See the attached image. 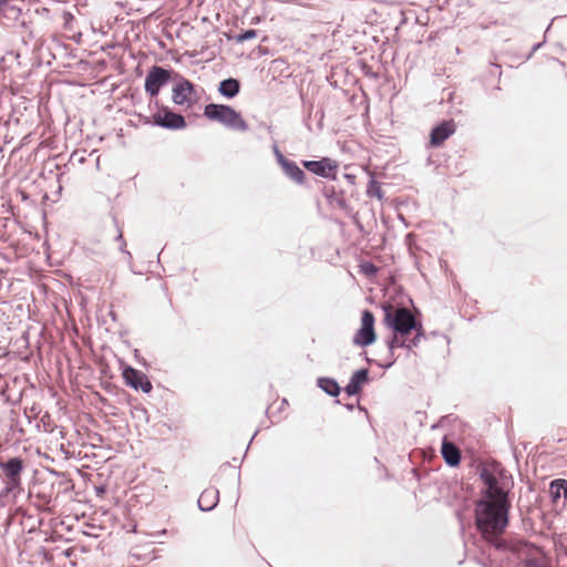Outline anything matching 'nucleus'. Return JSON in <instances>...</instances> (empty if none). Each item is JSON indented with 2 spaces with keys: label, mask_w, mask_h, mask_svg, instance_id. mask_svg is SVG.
I'll return each instance as SVG.
<instances>
[{
  "label": "nucleus",
  "mask_w": 567,
  "mask_h": 567,
  "mask_svg": "<svg viewBox=\"0 0 567 567\" xmlns=\"http://www.w3.org/2000/svg\"><path fill=\"white\" fill-rule=\"evenodd\" d=\"M7 2V0H0V8Z\"/></svg>",
  "instance_id": "nucleus-22"
},
{
  "label": "nucleus",
  "mask_w": 567,
  "mask_h": 567,
  "mask_svg": "<svg viewBox=\"0 0 567 567\" xmlns=\"http://www.w3.org/2000/svg\"><path fill=\"white\" fill-rule=\"evenodd\" d=\"M442 456L445 460V462L451 466H456L461 462V452L456 445H454L452 442H449L446 440L442 443V450H441Z\"/></svg>",
  "instance_id": "nucleus-14"
},
{
  "label": "nucleus",
  "mask_w": 567,
  "mask_h": 567,
  "mask_svg": "<svg viewBox=\"0 0 567 567\" xmlns=\"http://www.w3.org/2000/svg\"><path fill=\"white\" fill-rule=\"evenodd\" d=\"M0 467L6 476V489L12 492L21 485V473L23 471V462L19 457L10 458L8 462L0 460Z\"/></svg>",
  "instance_id": "nucleus-6"
},
{
  "label": "nucleus",
  "mask_w": 567,
  "mask_h": 567,
  "mask_svg": "<svg viewBox=\"0 0 567 567\" xmlns=\"http://www.w3.org/2000/svg\"><path fill=\"white\" fill-rule=\"evenodd\" d=\"M320 388L331 396H337L340 393L339 384L329 378H322L319 380Z\"/></svg>",
  "instance_id": "nucleus-18"
},
{
  "label": "nucleus",
  "mask_w": 567,
  "mask_h": 567,
  "mask_svg": "<svg viewBox=\"0 0 567 567\" xmlns=\"http://www.w3.org/2000/svg\"><path fill=\"white\" fill-rule=\"evenodd\" d=\"M456 131V124L453 120L443 121L435 126L430 134V146L439 147Z\"/></svg>",
  "instance_id": "nucleus-12"
},
{
  "label": "nucleus",
  "mask_w": 567,
  "mask_h": 567,
  "mask_svg": "<svg viewBox=\"0 0 567 567\" xmlns=\"http://www.w3.org/2000/svg\"><path fill=\"white\" fill-rule=\"evenodd\" d=\"M218 502V491L213 488L205 489L198 498V506L203 511H209L215 507Z\"/></svg>",
  "instance_id": "nucleus-16"
},
{
  "label": "nucleus",
  "mask_w": 567,
  "mask_h": 567,
  "mask_svg": "<svg viewBox=\"0 0 567 567\" xmlns=\"http://www.w3.org/2000/svg\"><path fill=\"white\" fill-rule=\"evenodd\" d=\"M361 271L367 276H375L378 272V267L371 262H365L361 265Z\"/></svg>",
  "instance_id": "nucleus-21"
},
{
  "label": "nucleus",
  "mask_w": 567,
  "mask_h": 567,
  "mask_svg": "<svg viewBox=\"0 0 567 567\" xmlns=\"http://www.w3.org/2000/svg\"><path fill=\"white\" fill-rule=\"evenodd\" d=\"M481 480L484 488L475 504V524L483 539L498 548L509 523L511 477L501 465L491 464L482 468Z\"/></svg>",
  "instance_id": "nucleus-1"
},
{
  "label": "nucleus",
  "mask_w": 567,
  "mask_h": 567,
  "mask_svg": "<svg viewBox=\"0 0 567 567\" xmlns=\"http://www.w3.org/2000/svg\"><path fill=\"white\" fill-rule=\"evenodd\" d=\"M169 80V71L161 66L153 65L145 78V92L152 97H155L158 95L161 87L167 84Z\"/></svg>",
  "instance_id": "nucleus-7"
},
{
  "label": "nucleus",
  "mask_w": 567,
  "mask_h": 567,
  "mask_svg": "<svg viewBox=\"0 0 567 567\" xmlns=\"http://www.w3.org/2000/svg\"><path fill=\"white\" fill-rule=\"evenodd\" d=\"M302 164L311 173L324 178H334L338 168L337 163L328 157H323L320 161H303Z\"/></svg>",
  "instance_id": "nucleus-9"
},
{
  "label": "nucleus",
  "mask_w": 567,
  "mask_h": 567,
  "mask_svg": "<svg viewBox=\"0 0 567 567\" xmlns=\"http://www.w3.org/2000/svg\"><path fill=\"white\" fill-rule=\"evenodd\" d=\"M257 37V31L256 30H247L243 33H239L236 35V41L239 42V43H243L247 40H251V39H255Z\"/></svg>",
  "instance_id": "nucleus-20"
},
{
  "label": "nucleus",
  "mask_w": 567,
  "mask_h": 567,
  "mask_svg": "<svg viewBox=\"0 0 567 567\" xmlns=\"http://www.w3.org/2000/svg\"><path fill=\"white\" fill-rule=\"evenodd\" d=\"M383 323L393 330L392 338L388 341L390 350L396 348H412L416 346V339L421 334L422 326L416 322L412 312L406 308L385 306Z\"/></svg>",
  "instance_id": "nucleus-2"
},
{
  "label": "nucleus",
  "mask_w": 567,
  "mask_h": 567,
  "mask_svg": "<svg viewBox=\"0 0 567 567\" xmlns=\"http://www.w3.org/2000/svg\"><path fill=\"white\" fill-rule=\"evenodd\" d=\"M279 163L285 174L298 184H303L306 181L305 172L292 161L285 158L280 155Z\"/></svg>",
  "instance_id": "nucleus-13"
},
{
  "label": "nucleus",
  "mask_w": 567,
  "mask_h": 567,
  "mask_svg": "<svg viewBox=\"0 0 567 567\" xmlns=\"http://www.w3.org/2000/svg\"><path fill=\"white\" fill-rule=\"evenodd\" d=\"M204 115L210 121H216L238 132H246L249 127L241 114L229 105L207 104L204 109Z\"/></svg>",
  "instance_id": "nucleus-3"
},
{
  "label": "nucleus",
  "mask_w": 567,
  "mask_h": 567,
  "mask_svg": "<svg viewBox=\"0 0 567 567\" xmlns=\"http://www.w3.org/2000/svg\"><path fill=\"white\" fill-rule=\"evenodd\" d=\"M513 548L527 555V558L517 564L516 567H550L547 557L539 548L525 542L516 543Z\"/></svg>",
  "instance_id": "nucleus-5"
},
{
  "label": "nucleus",
  "mask_w": 567,
  "mask_h": 567,
  "mask_svg": "<svg viewBox=\"0 0 567 567\" xmlns=\"http://www.w3.org/2000/svg\"><path fill=\"white\" fill-rule=\"evenodd\" d=\"M195 87L194 84L181 78L179 82L173 87V102L177 105L188 104L190 105L194 101Z\"/></svg>",
  "instance_id": "nucleus-10"
},
{
  "label": "nucleus",
  "mask_w": 567,
  "mask_h": 567,
  "mask_svg": "<svg viewBox=\"0 0 567 567\" xmlns=\"http://www.w3.org/2000/svg\"><path fill=\"white\" fill-rule=\"evenodd\" d=\"M123 378L126 384L135 390L141 389L143 392L148 393L153 389V385L146 374L134 368H126L123 372Z\"/></svg>",
  "instance_id": "nucleus-11"
},
{
  "label": "nucleus",
  "mask_w": 567,
  "mask_h": 567,
  "mask_svg": "<svg viewBox=\"0 0 567 567\" xmlns=\"http://www.w3.org/2000/svg\"><path fill=\"white\" fill-rule=\"evenodd\" d=\"M374 323V315L370 310H364L361 315V327L353 337V343L359 347L371 346L377 340Z\"/></svg>",
  "instance_id": "nucleus-4"
},
{
  "label": "nucleus",
  "mask_w": 567,
  "mask_h": 567,
  "mask_svg": "<svg viewBox=\"0 0 567 567\" xmlns=\"http://www.w3.org/2000/svg\"><path fill=\"white\" fill-rule=\"evenodd\" d=\"M153 123L168 130H182L186 127L185 117L174 113L167 106H162L153 114Z\"/></svg>",
  "instance_id": "nucleus-8"
},
{
  "label": "nucleus",
  "mask_w": 567,
  "mask_h": 567,
  "mask_svg": "<svg viewBox=\"0 0 567 567\" xmlns=\"http://www.w3.org/2000/svg\"><path fill=\"white\" fill-rule=\"evenodd\" d=\"M240 89L239 81L236 79H227L220 82L219 93L227 97H234L238 94Z\"/></svg>",
  "instance_id": "nucleus-17"
},
{
  "label": "nucleus",
  "mask_w": 567,
  "mask_h": 567,
  "mask_svg": "<svg viewBox=\"0 0 567 567\" xmlns=\"http://www.w3.org/2000/svg\"><path fill=\"white\" fill-rule=\"evenodd\" d=\"M368 381V371L365 369L358 370L351 377L346 391L349 395L358 394L361 391L362 385Z\"/></svg>",
  "instance_id": "nucleus-15"
},
{
  "label": "nucleus",
  "mask_w": 567,
  "mask_h": 567,
  "mask_svg": "<svg viewBox=\"0 0 567 567\" xmlns=\"http://www.w3.org/2000/svg\"><path fill=\"white\" fill-rule=\"evenodd\" d=\"M549 492H550L554 501H556L557 498L560 497L561 493H564V494L567 493V481H565V480L553 481L550 483Z\"/></svg>",
  "instance_id": "nucleus-19"
}]
</instances>
